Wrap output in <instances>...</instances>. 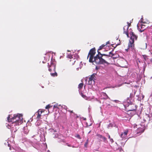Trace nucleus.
Returning <instances> with one entry per match:
<instances>
[{
    "label": "nucleus",
    "instance_id": "f257e3e1",
    "mask_svg": "<svg viewBox=\"0 0 152 152\" xmlns=\"http://www.w3.org/2000/svg\"><path fill=\"white\" fill-rule=\"evenodd\" d=\"M130 35L131 37L128 44V48L125 49V50L127 52L134 50V41L135 40H136L137 38V36L133 32H131Z\"/></svg>",
    "mask_w": 152,
    "mask_h": 152
},
{
    "label": "nucleus",
    "instance_id": "f03ea898",
    "mask_svg": "<svg viewBox=\"0 0 152 152\" xmlns=\"http://www.w3.org/2000/svg\"><path fill=\"white\" fill-rule=\"evenodd\" d=\"M92 62H94L96 64H101L104 63H107L106 61L102 57H100L98 56V55H96L94 57V60Z\"/></svg>",
    "mask_w": 152,
    "mask_h": 152
},
{
    "label": "nucleus",
    "instance_id": "7ed1b4c3",
    "mask_svg": "<svg viewBox=\"0 0 152 152\" xmlns=\"http://www.w3.org/2000/svg\"><path fill=\"white\" fill-rule=\"evenodd\" d=\"M95 50V48H94L91 49L89 51L87 57V58H88L89 56L90 55V56L89 59V62H90L92 63L93 61V59L94 58V56L96 53Z\"/></svg>",
    "mask_w": 152,
    "mask_h": 152
},
{
    "label": "nucleus",
    "instance_id": "20e7f679",
    "mask_svg": "<svg viewBox=\"0 0 152 152\" xmlns=\"http://www.w3.org/2000/svg\"><path fill=\"white\" fill-rule=\"evenodd\" d=\"M7 119L8 122H12V124H15L14 126H17L19 125L18 122L16 120V119H15L14 115H13V117H12L11 115H9L7 117Z\"/></svg>",
    "mask_w": 152,
    "mask_h": 152
},
{
    "label": "nucleus",
    "instance_id": "39448f33",
    "mask_svg": "<svg viewBox=\"0 0 152 152\" xmlns=\"http://www.w3.org/2000/svg\"><path fill=\"white\" fill-rule=\"evenodd\" d=\"M137 26L139 31L140 32L143 31L146 28V25L142 24H138Z\"/></svg>",
    "mask_w": 152,
    "mask_h": 152
},
{
    "label": "nucleus",
    "instance_id": "423d86ee",
    "mask_svg": "<svg viewBox=\"0 0 152 152\" xmlns=\"http://www.w3.org/2000/svg\"><path fill=\"white\" fill-rule=\"evenodd\" d=\"M127 106L128 107V111H135L137 110V106L134 104H131Z\"/></svg>",
    "mask_w": 152,
    "mask_h": 152
},
{
    "label": "nucleus",
    "instance_id": "0eeeda50",
    "mask_svg": "<svg viewBox=\"0 0 152 152\" xmlns=\"http://www.w3.org/2000/svg\"><path fill=\"white\" fill-rule=\"evenodd\" d=\"M68 57L69 58V64L70 65H72L74 64L76 61V59L73 58L72 56L71 55H69Z\"/></svg>",
    "mask_w": 152,
    "mask_h": 152
},
{
    "label": "nucleus",
    "instance_id": "6e6552de",
    "mask_svg": "<svg viewBox=\"0 0 152 152\" xmlns=\"http://www.w3.org/2000/svg\"><path fill=\"white\" fill-rule=\"evenodd\" d=\"M15 117V118L18 122L19 124L20 123L22 119V117L21 115L19 114H15L14 115Z\"/></svg>",
    "mask_w": 152,
    "mask_h": 152
},
{
    "label": "nucleus",
    "instance_id": "1a4fd4ad",
    "mask_svg": "<svg viewBox=\"0 0 152 152\" xmlns=\"http://www.w3.org/2000/svg\"><path fill=\"white\" fill-rule=\"evenodd\" d=\"M96 74L94 73L89 78V80L88 81V84L89 85H91L92 84V82H94V80H95V77Z\"/></svg>",
    "mask_w": 152,
    "mask_h": 152
},
{
    "label": "nucleus",
    "instance_id": "9d476101",
    "mask_svg": "<svg viewBox=\"0 0 152 152\" xmlns=\"http://www.w3.org/2000/svg\"><path fill=\"white\" fill-rule=\"evenodd\" d=\"M48 70L50 72L52 71H55L56 70V66L53 63H51L50 65H48Z\"/></svg>",
    "mask_w": 152,
    "mask_h": 152
},
{
    "label": "nucleus",
    "instance_id": "9b49d317",
    "mask_svg": "<svg viewBox=\"0 0 152 152\" xmlns=\"http://www.w3.org/2000/svg\"><path fill=\"white\" fill-rule=\"evenodd\" d=\"M107 55L108 56V57H107V58L112 57L113 59H115L117 58L118 56V55L115 56V55L113 54L112 51L110 52L109 53L107 54Z\"/></svg>",
    "mask_w": 152,
    "mask_h": 152
},
{
    "label": "nucleus",
    "instance_id": "f8f14e48",
    "mask_svg": "<svg viewBox=\"0 0 152 152\" xmlns=\"http://www.w3.org/2000/svg\"><path fill=\"white\" fill-rule=\"evenodd\" d=\"M128 132V130L126 129L123 132H122L120 135V137L122 139H125L126 137Z\"/></svg>",
    "mask_w": 152,
    "mask_h": 152
},
{
    "label": "nucleus",
    "instance_id": "ddd939ff",
    "mask_svg": "<svg viewBox=\"0 0 152 152\" xmlns=\"http://www.w3.org/2000/svg\"><path fill=\"white\" fill-rule=\"evenodd\" d=\"M96 136L98 137V139H102L103 141L104 142H105L106 140L107 139L105 137L103 136L102 135H101L99 134H96Z\"/></svg>",
    "mask_w": 152,
    "mask_h": 152
},
{
    "label": "nucleus",
    "instance_id": "4468645a",
    "mask_svg": "<svg viewBox=\"0 0 152 152\" xmlns=\"http://www.w3.org/2000/svg\"><path fill=\"white\" fill-rule=\"evenodd\" d=\"M144 131V129L142 128H139L137 130V133L139 134H140L143 133Z\"/></svg>",
    "mask_w": 152,
    "mask_h": 152
},
{
    "label": "nucleus",
    "instance_id": "2eb2a0df",
    "mask_svg": "<svg viewBox=\"0 0 152 152\" xmlns=\"http://www.w3.org/2000/svg\"><path fill=\"white\" fill-rule=\"evenodd\" d=\"M123 30H124V33L126 34V35L127 37H129V34H128V29H127V28H126V26H125L123 27Z\"/></svg>",
    "mask_w": 152,
    "mask_h": 152
},
{
    "label": "nucleus",
    "instance_id": "dca6fc26",
    "mask_svg": "<svg viewBox=\"0 0 152 152\" xmlns=\"http://www.w3.org/2000/svg\"><path fill=\"white\" fill-rule=\"evenodd\" d=\"M98 55L99 56H100V57H102L103 56H106L107 57H108V56L107 55V54H101L100 53V52L98 51Z\"/></svg>",
    "mask_w": 152,
    "mask_h": 152
},
{
    "label": "nucleus",
    "instance_id": "f3484780",
    "mask_svg": "<svg viewBox=\"0 0 152 152\" xmlns=\"http://www.w3.org/2000/svg\"><path fill=\"white\" fill-rule=\"evenodd\" d=\"M130 95H131V94H130ZM132 98L131 97V96H130V97H128L126 100V101L129 104V105H130L131 104H132L131 101Z\"/></svg>",
    "mask_w": 152,
    "mask_h": 152
},
{
    "label": "nucleus",
    "instance_id": "a211bd4d",
    "mask_svg": "<svg viewBox=\"0 0 152 152\" xmlns=\"http://www.w3.org/2000/svg\"><path fill=\"white\" fill-rule=\"evenodd\" d=\"M83 86V83H81L79 84L78 86V88L79 90L81 89L82 88Z\"/></svg>",
    "mask_w": 152,
    "mask_h": 152
},
{
    "label": "nucleus",
    "instance_id": "6ab92c4d",
    "mask_svg": "<svg viewBox=\"0 0 152 152\" xmlns=\"http://www.w3.org/2000/svg\"><path fill=\"white\" fill-rule=\"evenodd\" d=\"M142 49H145L146 48H147V44L146 43L143 44L142 45Z\"/></svg>",
    "mask_w": 152,
    "mask_h": 152
},
{
    "label": "nucleus",
    "instance_id": "aec40b11",
    "mask_svg": "<svg viewBox=\"0 0 152 152\" xmlns=\"http://www.w3.org/2000/svg\"><path fill=\"white\" fill-rule=\"evenodd\" d=\"M37 112H38V114H37V119H40V118L41 113H40L39 110Z\"/></svg>",
    "mask_w": 152,
    "mask_h": 152
},
{
    "label": "nucleus",
    "instance_id": "412c9836",
    "mask_svg": "<svg viewBox=\"0 0 152 152\" xmlns=\"http://www.w3.org/2000/svg\"><path fill=\"white\" fill-rule=\"evenodd\" d=\"M81 96L85 99L87 100L88 99V97L85 95L83 94L82 93H81L80 94Z\"/></svg>",
    "mask_w": 152,
    "mask_h": 152
},
{
    "label": "nucleus",
    "instance_id": "4be33fe9",
    "mask_svg": "<svg viewBox=\"0 0 152 152\" xmlns=\"http://www.w3.org/2000/svg\"><path fill=\"white\" fill-rule=\"evenodd\" d=\"M113 127V124L112 123H110L107 126V128L108 129H111Z\"/></svg>",
    "mask_w": 152,
    "mask_h": 152
},
{
    "label": "nucleus",
    "instance_id": "5701e85b",
    "mask_svg": "<svg viewBox=\"0 0 152 152\" xmlns=\"http://www.w3.org/2000/svg\"><path fill=\"white\" fill-rule=\"evenodd\" d=\"M55 72L53 73H50L51 75L53 77H55V76H57V73L56 72V71H54Z\"/></svg>",
    "mask_w": 152,
    "mask_h": 152
},
{
    "label": "nucleus",
    "instance_id": "b1692460",
    "mask_svg": "<svg viewBox=\"0 0 152 152\" xmlns=\"http://www.w3.org/2000/svg\"><path fill=\"white\" fill-rule=\"evenodd\" d=\"M88 139L86 141V142L84 144V146L85 147H87V145H88Z\"/></svg>",
    "mask_w": 152,
    "mask_h": 152
},
{
    "label": "nucleus",
    "instance_id": "393cba45",
    "mask_svg": "<svg viewBox=\"0 0 152 152\" xmlns=\"http://www.w3.org/2000/svg\"><path fill=\"white\" fill-rule=\"evenodd\" d=\"M105 46V45L103 44L101 46H100L99 47V48L98 49V50H100L102 49Z\"/></svg>",
    "mask_w": 152,
    "mask_h": 152
},
{
    "label": "nucleus",
    "instance_id": "a878e982",
    "mask_svg": "<svg viewBox=\"0 0 152 152\" xmlns=\"http://www.w3.org/2000/svg\"><path fill=\"white\" fill-rule=\"evenodd\" d=\"M102 93H103V95L104 96H105V99H107L109 98V97H108V96L106 94V93H105L103 92Z\"/></svg>",
    "mask_w": 152,
    "mask_h": 152
},
{
    "label": "nucleus",
    "instance_id": "bb28decb",
    "mask_svg": "<svg viewBox=\"0 0 152 152\" xmlns=\"http://www.w3.org/2000/svg\"><path fill=\"white\" fill-rule=\"evenodd\" d=\"M52 106L50 105V104L47 105L45 107V109H48L49 108L52 107Z\"/></svg>",
    "mask_w": 152,
    "mask_h": 152
},
{
    "label": "nucleus",
    "instance_id": "cd10ccee",
    "mask_svg": "<svg viewBox=\"0 0 152 152\" xmlns=\"http://www.w3.org/2000/svg\"><path fill=\"white\" fill-rule=\"evenodd\" d=\"M127 24L128 25L126 26V28H127V29H128L129 28V27L130 26H131V23H129V22H127Z\"/></svg>",
    "mask_w": 152,
    "mask_h": 152
},
{
    "label": "nucleus",
    "instance_id": "c85d7f7f",
    "mask_svg": "<svg viewBox=\"0 0 152 152\" xmlns=\"http://www.w3.org/2000/svg\"><path fill=\"white\" fill-rule=\"evenodd\" d=\"M143 57L145 61H146L147 59V56L146 55H143Z\"/></svg>",
    "mask_w": 152,
    "mask_h": 152
},
{
    "label": "nucleus",
    "instance_id": "c756f323",
    "mask_svg": "<svg viewBox=\"0 0 152 152\" xmlns=\"http://www.w3.org/2000/svg\"><path fill=\"white\" fill-rule=\"evenodd\" d=\"M61 106V105H60V104L59 105H58V104H56L53 107L54 108H58V106Z\"/></svg>",
    "mask_w": 152,
    "mask_h": 152
},
{
    "label": "nucleus",
    "instance_id": "7c9ffc66",
    "mask_svg": "<svg viewBox=\"0 0 152 152\" xmlns=\"http://www.w3.org/2000/svg\"><path fill=\"white\" fill-rule=\"evenodd\" d=\"M105 56V57L104 58H103L105 60H107L108 59H110V58H107V56Z\"/></svg>",
    "mask_w": 152,
    "mask_h": 152
},
{
    "label": "nucleus",
    "instance_id": "2f4dec72",
    "mask_svg": "<svg viewBox=\"0 0 152 152\" xmlns=\"http://www.w3.org/2000/svg\"><path fill=\"white\" fill-rule=\"evenodd\" d=\"M149 51L151 52V53L152 54V45L151 46V48L149 50Z\"/></svg>",
    "mask_w": 152,
    "mask_h": 152
},
{
    "label": "nucleus",
    "instance_id": "473e14b6",
    "mask_svg": "<svg viewBox=\"0 0 152 152\" xmlns=\"http://www.w3.org/2000/svg\"><path fill=\"white\" fill-rule=\"evenodd\" d=\"M141 22L143 23H147L144 21V20H141Z\"/></svg>",
    "mask_w": 152,
    "mask_h": 152
},
{
    "label": "nucleus",
    "instance_id": "72a5a7b5",
    "mask_svg": "<svg viewBox=\"0 0 152 152\" xmlns=\"http://www.w3.org/2000/svg\"><path fill=\"white\" fill-rule=\"evenodd\" d=\"M77 138H78L79 139H81V138H80V136L79 135H78H78H77Z\"/></svg>",
    "mask_w": 152,
    "mask_h": 152
},
{
    "label": "nucleus",
    "instance_id": "f704fd0d",
    "mask_svg": "<svg viewBox=\"0 0 152 152\" xmlns=\"http://www.w3.org/2000/svg\"><path fill=\"white\" fill-rule=\"evenodd\" d=\"M110 141L112 142H114L113 140V139L110 138Z\"/></svg>",
    "mask_w": 152,
    "mask_h": 152
},
{
    "label": "nucleus",
    "instance_id": "c9c22d12",
    "mask_svg": "<svg viewBox=\"0 0 152 152\" xmlns=\"http://www.w3.org/2000/svg\"><path fill=\"white\" fill-rule=\"evenodd\" d=\"M39 110V111H40V113L42 114V113L43 112H44V111H43L42 110Z\"/></svg>",
    "mask_w": 152,
    "mask_h": 152
},
{
    "label": "nucleus",
    "instance_id": "e433bc0d",
    "mask_svg": "<svg viewBox=\"0 0 152 152\" xmlns=\"http://www.w3.org/2000/svg\"><path fill=\"white\" fill-rule=\"evenodd\" d=\"M109 43H110V42H109V41H108L107 42H106V44H105V45L107 44H109Z\"/></svg>",
    "mask_w": 152,
    "mask_h": 152
},
{
    "label": "nucleus",
    "instance_id": "4c0bfd02",
    "mask_svg": "<svg viewBox=\"0 0 152 152\" xmlns=\"http://www.w3.org/2000/svg\"><path fill=\"white\" fill-rule=\"evenodd\" d=\"M69 112L70 113H73V111H72V110H69Z\"/></svg>",
    "mask_w": 152,
    "mask_h": 152
},
{
    "label": "nucleus",
    "instance_id": "58836bf2",
    "mask_svg": "<svg viewBox=\"0 0 152 152\" xmlns=\"http://www.w3.org/2000/svg\"><path fill=\"white\" fill-rule=\"evenodd\" d=\"M114 102H118V101L117 100H115L114 101Z\"/></svg>",
    "mask_w": 152,
    "mask_h": 152
},
{
    "label": "nucleus",
    "instance_id": "ea45409f",
    "mask_svg": "<svg viewBox=\"0 0 152 152\" xmlns=\"http://www.w3.org/2000/svg\"><path fill=\"white\" fill-rule=\"evenodd\" d=\"M108 138L109 139H110V136L108 134Z\"/></svg>",
    "mask_w": 152,
    "mask_h": 152
},
{
    "label": "nucleus",
    "instance_id": "a19ab883",
    "mask_svg": "<svg viewBox=\"0 0 152 152\" xmlns=\"http://www.w3.org/2000/svg\"><path fill=\"white\" fill-rule=\"evenodd\" d=\"M150 61L151 63H152V58H151L150 59Z\"/></svg>",
    "mask_w": 152,
    "mask_h": 152
},
{
    "label": "nucleus",
    "instance_id": "79ce46f5",
    "mask_svg": "<svg viewBox=\"0 0 152 152\" xmlns=\"http://www.w3.org/2000/svg\"><path fill=\"white\" fill-rule=\"evenodd\" d=\"M145 66L144 67V71L145 70Z\"/></svg>",
    "mask_w": 152,
    "mask_h": 152
},
{
    "label": "nucleus",
    "instance_id": "37998d69",
    "mask_svg": "<svg viewBox=\"0 0 152 152\" xmlns=\"http://www.w3.org/2000/svg\"><path fill=\"white\" fill-rule=\"evenodd\" d=\"M11 149H12L11 148V147H10V150H11Z\"/></svg>",
    "mask_w": 152,
    "mask_h": 152
},
{
    "label": "nucleus",
    "instance_id": "c03bdc74",
    "mask_svg": "<svg viewBox=\"0 0 152 152\" xmlns=\"http://www.w3.org/2000/svg\"><path fill=\"white\" fill-rule=\"evenodd\" d=\"M68 146H69V147L71 146H70V145H68Z\"/></svg>",
    "mask_w": 152,
    "mask_h": 152
},
{
    "label": "nucleus",
    "instance_id": "a18cd8bd",
    "mask_svg": "<svg viewBox=\"0 0 152 152\" xmlns=\"http://www.w3.org/2000/svg\"><path fill=\"white\" fill-rule=\"evenodd\" d=\"M100 123L99 124V126H100Z\"/></svg>",
    "mask_w": 152,
    "mask_h": 152
},
{
    "label": "nucleus",
    "instance_id": "49530a36",
    "mask_svg": "<svg viewBox=\"0 0 152 152\" xmlns=\"http://www.w3.org/2000/svg\"><path fill=\"white\" fill-rule=\"evenodd\" d=\"M8 146H9L10 145L9 144H8Z\"/></svg>",
    "mask_w": 152,
    "mask_h": 152
}]
</instances>
